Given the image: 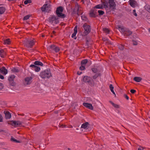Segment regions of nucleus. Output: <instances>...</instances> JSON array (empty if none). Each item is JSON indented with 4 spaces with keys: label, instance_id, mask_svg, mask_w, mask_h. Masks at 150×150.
Wrapping results in <instances>:
<instances>
[{
    "label": "nucleus",
    "instance_id": "1",
    "mask_svg": "<svg viewBox=\"0 0 150 150\" xmlns=\"http://www.w3.org/2000/svg\"><path fill=\"white\" fill-rule=\"evenodd\" d=\"M40 76L42 79H48L52 76L50 69H47L41 72Z\"/></svg>",
    "mask_w": 150,
    "mask_h": 150
},
{
    "label": "nucleus",
    "instance_id": "2",
    "mask_svg": "<svg viewBox=\"0 0 150 150\" xmlns=\"http://www.w3.org/2000/svg\"><path fill=\"white\" fill-rule=\"evenodd\" d=\"M63 11V7L60 6L57 7L56 11V14L58 17L61 18H63L65 16L64 14L62 13Z\"/></svg>",
    "mask_w": 150,
    "mask_h": 150
},
{
    "label": "nucleus",
    "instance_id": "3",
    "mask_svg": "<svg viewBox=\"0 0 150 150\" xmlns=\"http://www.w3.org/2000/svg\"><path fill=\"white\" fill-rule=\"evenodd\" d=\"M24 46L28 48H31L34 44L33 40L26 39L23 41Z\"/></svg>",
    "mask_w": 150,
    "mask_h": 150
},
{
    "label": "nucleus",
    "instance_id": "4",
    "mask_svg": "<svg viewBox=\"0 0 150 150\" xmlns=\"http://www.w3.org/2000/svg\"><path fill=\"white\" fill-rule=\"evenodd\" d=\"M59 18L57 16H51L48 18V21L51 23L57 24L59 22Z\"/></svg>",
    "mask_w": 150,
    "mask_h": 150
},
{
    "label": "nucleus",
    "instance_id": "5",
    "mask_svg": "<svg viewBox=\"0 0 150 150\" xmlns=\"http://www.w3.org/2000/svg\"><path fill=\"white\" fill-rule=\"evenodd\" d=\"M118 28L119 29L121 30L122 33L125 36H129L132 33V32L128 28H124L120 26H119Z\"/></svg>",
    "mask_w": 150,
    "mask_h": 150
},
{
    "label": "nucleus",
    "instance_id": "6",
    "mask_svg": "<svg viewBox=\"0 0 150 150\" xmlns=\"http://www.w3.org/2000/svg\"><path fill=\"white\" fill-rule=\"evenodd\" d=\"M83 81L85 83H87L89 85L91 86H93V80L91 78L88 76H84L83 78Z\"/></svg>",
    "mask_w": 150,
    "mask_h": 150
},
{
    "label": "nucleus",
    "instance_id": "7",
    "mask_svg": "<svg viewBox=\"0 0 150 150\" xmlns=\"http://www.w3.org/2000/svg\"><path fill=\"white\" fill-rule=\"evenodd\" d=\"M108 6L112 11H114L116 9V4L114 0H108Z\"/></svg>",
    "mask_w": 150,
    "mask_h": 150
},
{
    "label": "nucleus",
    "instance_id": "8",
    "mask_svg": "<svg viewBox=\"0 0 150 150\" xmlns=\"http://www.w3.org/2000/svg\"><path fill=\"white\" fill-rule=\"evenodd\" d=\"M84 30V35H88L91 31L90 26L88 25H87L86 23H85L83 26Z\"/></svg>",
    "mask_w": 150,
    "mask_h": 150
},
{
    "label": "nucleus",
    "instance_id": "9",
    "mask_svg": "<svg viewBox=\"0 0 150 150\" xmlns=\"http://www.w3.org/2000/svg\"><path fill=\"white\" fill-rule=\"evenodd\" d=\"M41 9L42 11L48 12L50 11V6L47 4H45L41 7Z\"/></svg>",
    "mask_w": 150,
    "mask_h": 150
},
{
    "label": "nucleus",
    "instance_id": "10",
    "mask_svg": "<svg viewBox=\"0 0 150 150\" xmlns=\"http://www.w3.org/2000/svg\"><path fill=\"white\" fill-rule=\"evenodd\" d=\"M47 49L48 50L50 51H54L55 52H57L59 50V48L54 45H52L49 46L47 47Z\"/></svg>",
    "mask_w": 150,
    "mask_h": 150
},
{
    "label": "nucleus",
    "instance_id": "11",
    "mask_svg": "<svg viewBox=\"0 0 150 150\" xmlns=\"http://www.w3.org/2000/svg\"><path fill=\"white\" fill-rule=\"evenodd\" d=\"M73 12L74 13L77 14L78 16H79L80 14L81 15L82 13L80 10L79 11V6L78 4H76L75 7L74 9Z\"/></svg>",
    "mask_w": 150,
    "mask_h": 150
},
{
    "label": "nucleus",
    "instance_id": "12",
    "mask_svg": "<svg viewBox=\"0 0 150 150\" xmlns=\"http://www.w3.org/2000/svg\"><path fill=\"white\" fill-rule=\"evenodd\" d=\"M33 78L31 76L26 78L24 82V84L25 85L30 84L32 82V80Z\"/></svg>",
    "mask_w": 150,
    "mask_h": 150
},
{
    "label": "nucleus",
    "instance_id": "13",
    "mask_svg": "<svg viewBox=\"0 0 150 150\" xmlns=\"http://www.w3.org/2000/svg\"><path fill=\"white\" fill-rule=\"evenodd\" d=\"M22 122L20 121H12L10 122V124L13 126H17L21 124Z\"/></svg>",
    "mask_w": 150,
    "mask_h": 150
},
{
    "label": "nucleus",
    "instance_id": "14",
    "mask_svg": "<svg viewBox=\"0 0 150 150\" xmlns=\"http://www.w3.org/2000/svg\"><path fill=\"white\" fill-rule=\"evenodd\" d=\"M97 12L96 9H93L91 10L90 13V16L91 17H95L96 16Z\"/></svg>",
    "mask_w": 150,
    "mask_h": 150
},
{
    "label": "nucleus",
    "instance_id": "15",
    "mask_svg": "<svg viewBox=\"0 0 150 150\" xmlns=\"http://www.w3.org/2000/svg\"><path fill=\"white\" fill-rule=\"evenodd\" d=\"M101 1L102 3L101 4L103 6V8H106L108 7V4L107 1L105 0H101Z\"/></svg>",
    "mask_w": 150,
    "mask_h": 150
},
{
    "label": "nucleus",
    "instance_id": "16",
    "mask_svg": "<svg viewBox=\"0 0 150 150\" xmlns=\"http://www.w3.org/2000/svg\"><path fill=\"white\" fill-rule=\"evenodd\" d=\"M30 67L32 68L33 69H34V70H35L36 72H38L39 71L40 69V67H39L36 65L34 64H31L30 65Z\"/></svg>",
    "mask_w": 150,
    "mask_h": 150
},
{
    "label": "nucleus",
    "instance_id": "17",
    "mask_svg": "<svg viewBox=\"0 0 150 150\" xmlns=\"http://www.w3.org/2000/svg\"><path fill=\"white\" fill-rule=\"evenodd\" d=\"M83 105L84 106L92 110L93 109V107L91 104L83 103Z\"/></svg>",
    "mask_w": 150,
    "mask_h": 150
},
{
    "label": "nucleus",
    "instance_id": "18",
    "mask_svg": "<svg viewBox=\"0 0 150 150\" xmlns=\"http://www.w3.org/2000/svg\"><path fill=\"white\" fill-rule=\"evenodd\" d=\"M0 72L2 74L6 75L7 73V70L4 67H3L0 69Z\"/></svg>",
    "mask_w": 150,
    "mask_h": 150
},
{
    "label": "nucleus",
    "instance_id": "19",
    "mask_svg": "<svg viewBox=\"0 0 150 150\" xmlns=\"http://www.w3.org/2000/svg\"><path fill=\"white\" fill-rule=\"evenodd\" d=\"M77 27L76 26L74 29V32L72 34L71 37L72 38H74V39H76V35L77 32Z\"/></svg>",
    "mask_w": 150,
    "mask_h": 150
},
{
    "label": "nucleus",
    "instance_id": "20",
    "mask_svg": "<svg viewBox=\"0 0 150 150\" xmlns=\"http://www.w3.org/2000/svg\"><path fill=\"white\" fill-rule=\"evenodd\" d=\"M4 113L5 114V117L6 119H9L11 118V115L9 112L4 111Z\"/></svg>",
    "mask_w": 150,
    "mask_h": 150
},
{
    "label": "nucleus",
    "instance_id": "21",
    "mask_svg": "<svg viewBox=\"0 0 150 150\" xmlns=\"http://www.w3.org/2000/svg\"><path fill=\"white\" fill-rule=\"evenodd\" d=\"M6 10L4 6L0 7V15L3 14Z\"/></svg>",
    "mask_w": 150,
    "mask_h": 150
},
{
    "label": "nucleus",
    "instance_id": "22",
    "mask_svg": "<svg viewBox=\"0 0 150 150\" xmlns=\"http://www.w3.org/2000/svg\"><path fill=\"white\" fill-rule=\"evenodd\" d=\"M89 124L88 122H86L82 124L81 126V127L82 128L86 129L87 128Z\"/></svg>",
    "mask_w": 150,
    "mask_h": 150
},
{
    "label": "nucleus",
    "instance_id": "23",
    "mask_svg": "<svg viewBox=\"0 0 150 150\" xmlns=\"http://www.w3.org/2000/svg\"><path fill=\"white\" fill-rule=\"evenodd\" d=\"M129 2V4L131 6L133 7H134L135 6V1L133 0H130Z\"/></svg>",
    "mask_w": 150,
    "mask_h": 150
},
{
    "label": "nucleus",
    "instance_id": "24",
    "mask_svg": "<svg viewBox=\"0 0 150 150\" xmlns=\"http://www.w3.org/2000/svg\"><path fill=\"white\" fill-rule=\"evenodd\" d=\"M134 80L137 82H140L142 80V78L139 77H135L134 78Z\"/></svg>",
    "mask_w": 150,
    "mask_h": 150
},
{
    "label": "nucleus",
    "instance_id": "25",
    "mask_svg": "<svg viewBox=\"0 0 150 150\" xmlns=\"http://www.w3.org/2000/svg\"><path fill=\"white\" fill-rule=\"evenodd\" d=\"M34 64L35 65H40L42 66L43 65V63L39 61H36L34 62Z\"/></svg>",
    "mask_w": 150,
    "mask_h": 150
},
{
    "label": "nucleus",
    "instance_id": "26",
    "mask_svg": "<svg viewBox=\"0 0 150 150\" xmlns=\"http://www.w3.org/2000/svg\"><path fill=\"white\" fill-rule=\"evenodd\" d=\"M110 103H111V104L115 108H119V105L117 104H115L114 103H113L112 102L110 101H109Z\"/></svg>",
    "mask_w": 150,
    "mask_h": 150
},
{
    "label": "nucleus",
    "instance_id": "27",
    "mask_svg": "<svg viewBox=\"0 0 150 150\" xmlns=\"http://www.w3.org/2000/svg\"><path fill=\"white\" fill-rule=\"evenodd\" d=\"M144 9L149 12L150 13V6L146 5L144 7Z\"/></svg>",
    "mask_w": 150,
    "mask_h": 150
},
{
    "label": "nucleus",
    "instance_id": "28",
    "mask_svg": "<svg viewBox=\"0 0 150 150\" xmlns=\"http://www.w3.org/2000/svg\"><path fill=\"white\" fill-rule=\"evenodd\" d=\"M95 8H96L102 9L103 8V6L102 4H99L95 6Z\"/></svg>",
    "mask_w": 150,
    "mask_h": 150
},
{
    "label": "nucleus",
    "instance_id": "29",
    "mask_svg": "<svg viewBox=\"0 0 150 150\" xmlns=\"http://www.w3.org/2000/svg\"><path fill=\"white\" fill-rule=\"evenodd\" d=\"M119 49L121 50H122L124 49L125 45H123L120 44L118 45Z\"/></svg>",
    "mask_w": 150,
    "mask_h": 150
},
{
    "label": "nucleus",
    "instance_id": "30",
    "mask_svg": "<svg viewBox=\"0 0 150 150\" xmlns=\"http://www.w3.org/2000/svg\"><path fill=\"white\" fill-rule=\"evenodd\" d=\"M4 44H9L10 43V40L9 39H7L4 41Z\"/></svg>",
    "mask_w": 150,
    "mask_h": 150
},
{
    "label": "nucleus",
    "instance_id": "31",
    "mask_svg": "<svg viewBox=\"0 0 150 150\" xmlns=\"http://www.w3.org/2000/svg\"><path fill=\"white\" fill-rule=\"evenodd\" d=\"M109 87L112 93L115 94V93L114 91V87H113V85L111 84H110L109 86Z\"/></svg>",
    "mask_w": 150,
    "mask_h": 150
},
{
    "label": "nucleus",
    "instance_id": "32",
    "mask_svg": "<svg viewBox=\"0 0 150 150\" xmlns=\"http://www.w3.org/2000/svg\"><path fill=\"white\" fill-rule=\"evenodd\" d=\"M14 73H17L19 71V70L18 69L16 68H13L11 70Z\"/></svg>",
    "mask_w": 150,
    "mask_h": 150
},
{
    "label": "nucleus",
    "instance_id": "33",
    "mask_svg": "<svg viewBox=\"0 0 150 150\" xmlns=\"http://www.w3.org/2000/svg\"><path fill=\"white\" fill-rule=\"evenodd\" d=\"M15 77V76L14 75H11L9 77L8 79V80L11 81H13V79Z\"/></svg>",
    "mask_w": 150,
    "mask_h": 150
},
{
    "label": "nucleus",
    "instance_id": "34",
    "mask_svg": "<svg viewBox=\"0 0 150 150\" xmlns=\"http://www.w3.org/2000/svg\"><path fill=\"white\" fill-rule=\"evenodd\" d=\"M91 70L94 73H98V70L96 68H92Z\"/></svg>",
    "mask_w": 150,
    "mask_h": 150
},
{
    "label": "nucleus",
    "instance_id": "35",
    "mask_svg": "<svg viewBox=\"0 0 150 150\" xmlns=\"http://www.w3.org/2000/svg\"><path fill=\"white\" fill-rule=\"evenodd\" d=\"M101 74L100 73H97L96 74H95L93 76V79H96L97 78L98 76H100Z\"/></svg>",
    "mask_w": 150,
    "mask_h": 150
},
{
    "label": "nucleus",
    "instance_id": "36",
    "mask_svg": "<svg viewBox=\"0 0 150 150\" xmlns=\"http://www.w3.org/2000/svg\"><path fill=\"white\" fill-rule=\"evenodd\" d=\"M88 62V60L87 59H85L82 60L81 62V64L82 65H85Z\"/></svg>",
    "mask_w": 150,
    "mask_h": 150
},
{
    "label": "nucleus",
    "instance_id": "37",
    "mask_svg": "<svg viewBox=\"0 0 150 150\" xmlns=\"http://www.w3.org/2000/svg\"><path fill=\"white\" fill-rule=\"evenodd\" d=\"M5 52L3 50H0V56L2 57H4V54H5Z\"/></svg>",
    "mask_w": 150,
    "mask_h": 150
},
{
    "label": "nucleus",
    "instance_id": "38",
    "mask_svg": "<svg viewBox=\"0 0 150 150\" xmlns=\"http://www.w3.org/2000/svg\"><path fill=\"white\" fill-rule=\"evenodd\" d=\"M81 17L82 20L85 21H87V18L85 16L82 15L81 16Z\"/></svg>",
    "mask_w": 150,
    "mask_h": 150
},
{
    "label": "nucleus",
    "instance_id": "39",
    "mask_svg": "<svg viewBox=\"0 0 150 150\" xmlns=\"http://www.w3.org/2000/svg\"><path fill=\"white\" fill-rule=\"evenodd\" d=\"M11 141L15 142H16L17 143H19L20 142L19 141L15 139L14 138L11 137Z\"/></svg>",
    "mask_w": 150,
    "mask_h": 150
},
{
    "label": "nucleus",
    "instance_id": "40",
    "mask_svg": "<svg viewBox=\"0 0 150 150\" xmlns=\"http://www.w3.org/2000/svg\"><path fill=\"white\" fill-rule=\"evenodd\" d=\"M98 12L99 13V16L102 15L104 13V12L101 10H98Z\"/></svg>",
    "mask_w": 150,
    "mask_h": 150
},
{
    "label": "nucleus",
    "instance_id": "41",
    "mask_svg": "<svg viewBox=\"0 0 150 150\" xmlns=\"http://www.w3.org/2000/svg\"><path fill=\"white\" fill-rule=\"evenodd\" d=\"M77 105L78 104L77 103H74L71 106L73 108L76 109Z\"/></svg>",
    "mask_w": 150,
    "mask_h": 150
},
{
    "label": "nucleus",
    "instance_id": "42",
    "mask_svg": "<svg viewBox=\"0 0 150 150\" xmlns=\"http://www.w3.org/2000/svg\"><path fill=\"white\" fill-rule=\"evenodd\" d=\"M31 2V0H26L24 1V3L25 4H27L28 3H30Z\"/></svg>",
    "mask_w": 150,
    "mask_h": 150
},
{
    "label": "nucleus",
    "instance_id": "43",
    "mask_svg": "<svg viewBox=\"0 0 150 150\" xmlns=\"http://www.w3.org/2000/svg\"><path fill=\"white\" fill-rule=\"evenodd\" d=\"M30 17V16L29 15H27L26 16H25L23 18V19L24 20H28L29 17Z\"/></svg>",
    "mask_w": 150,
    "mask_h": 150
},
{
    "label": "nucleus",
    "instance_id": "44",
    "mask_svg": "<svg viewBox=\"0 0 150 150\" xmlns=\"http://www.w3.org/2000/svg\"><path fill=\"white\" fill-rule=\"evenodd\" d=\"M85 69V65H82L81 64V66L80 67L79 69L81 70H84Z\"/></svg>",
    "mask_w": 150,
    "mask_h": 150
},
{
    "label": "nucleus",
    "instance_id": "45",
    "mask_svg": "<svg viewBox=\"0 0 150 150\" xmlns=\"http://www.w3.org/2000/svg\"><path fill=\"white\" fill-rule=\"evenodd\" d=\"M133 44L134 45H137L138 44V42L137 41L134 40H132Z\"/></svg>",
    "mask_w": 150,
    "mask_h": 150
},
{
    "label": "nucleus",
    "instance_id": "46",
    "mask_svg": "<svg viewBox=\"0 0 150 150\" xmlns=\"http://www.w3.org/2000/svg\"><path fill=\"white\" fill-rule=\"evenodd\" d=\"M103 31L105 33H108L109 32V30L106 28L103 29Z\"/></svg>",
    "mask_w": 150,
    "mask_h": 150
},
{
    "label": "nucleus",
    "instance_id": "47",
    "mask_svg": "<svg viewBox=\"0 0 150 150\" xmlns=\"http://www.w3.org/2000/svg\"><path fill=\"white\" fill-rule=\"evenodd\" d=\"M130 92L132 93H134L136 92V91L134 89H132L130 90Z\"/></svg>",
    "mask_w": 150,
    "mask_h": 150
},
{
    "label": "nucleus",
    "instance_id": "48",
    "mask_svg": "<svg viewBox=\"0 0 150 150\" xmlns=\"http://www.w3.org/2000/svg\"><path fill=\"white\" fill-rule=\"evenodd\" d=\"M3 121L2 117L1 114H0V122H2Z\"/></svg>",
    "mask_w": 150,
    "mask_h": 150
},
{
    "label": "nucleus",
    "instance_id": "49",
    "mask_svg": "<svg viewBox=\"0 0 150 150\" xmlns=\"http://www.w3.org/2000/svg\"><path fill=\"white\" fill-rule=\"evenodd\" d=\"M143 148L142 147H139L138 149V150H143Z\"/></svg>",
    "mask_w": 150,
    "mask_h": 150
},
{
    "label": "nucleus",
    "instance_id": "50",
    "mask_svg": "<svg viewBox=\"0 0 150 150\" xmlns=\"http://www.w3.org/2000/svg\"><path fill=\"white\" fill-rule=\"evenodd\" d=\"M0 79H4V77L3 75H0Z\"/></svg>",
    "mask_w": 150,
    "mask_h": 150
},
{
    "label": "nucleus",
    "instance_id": "51",
    "mask_svg": "<svg viewBox=\"0 0 150 150\" xmlns=\"http://www.w3.org/2000/svg\"><path fill=\"white\" fill-rule=\"evenodd\" d=\"M103 40L105 41H106L107 42H108V39H107V38H103Z\"/></svg>",
    "mask_w": 150,
    "mask_h": 150
},
{
    "label": "nucleus",
    "instance_id": "52",
    "mask_svg": "<svg viewBox=\"0 0 150 150\" xmlns=\"http://www.w3.org/2000/svg\"><path fill=\"white\" fill-rule=\"evenodd\" d=\"M125 97L127 100H128L129 98L126 95L125 96Z\"/></svg>",
    "mask_w": 150,
    "mask_h": 150
},
{
    "label": "nucleus",
    "instance_id": "53",
    "mask_svg": "<svg viewBox=\"0 0 150 150\" xmlns=\"http://www.w3.org/2000/svg\"><path fill=\"white\" fill-rule=\"evenodd\" d=\"M133 15H134L135 16H137V14L136 13V12L135 13H133Z\"/></svg>",
    "mask_w": 150,
    "mask_h": 150
},
{
    "label": "nucleus",
    "instance_id": "54",
    "mask_svg": "<svg viewBox=\"0 0 150 150\" xmlns=\"http://www.w3.org/2000/svg\"><path fill=\"white\" fill-rule=\"evenodd\" d=\"M81 73H82L81 72H77V74H78V75H80Z\"/></svg>",
    "mask_w": 150,
    "mask_h": 150
},
{
    "label": "nucleus",
    "instance_id": "55",
    "mask_svg": "<svg viewBox=\"0 0 150 150\" xmlns=\"http://www.w3.org/2000/svg\"><path fill=\"white\" fill-rule=\"evenodd\" d=\"M0 85L1 86V88H2L3 87V84L2 83H0Z\"/></svg>",
    "mask_w": 150,
    "mask_h": 150
},
{
    "label": "nucleus",
    "instance_id": "56",
    "mask_svg": "<svg viewBox=\"0 0 150 150\" xmlns=\"http://www.w3.org/2000/svg\"><path fill=\"white\" fill-rule=\"evenodd\" d=\"M62 128L65 127V125H62Z\"/></svg>",
    "mask_w": 150,
    "mask_h": 150
},
{
    "label": "nucleus",
    "instance_id": "57",
    "mask_svg": "<svg viewBox=\"0 0 150 150\" xmlns=\"http://www.w3.org/2000/svg\"><path fill=\"white\" fill-rule=\"evenodd\" d=\"M135 12H136V11H135V10H133V13H135Z\"/></svg>",
    "mask_w": 150,
    "mask_h": 150
},
{
    "label": "nucleus",
    "instance_id": "58",
    "mask_svg": "<svg viewBox=\"0 0 150 150\" xmlns=\"http://www.w3.org/2000/svg\"><path fill=\"white\" fill-rule=\"evenodd\" d=\"M88 63H89V64H91V61H88Z\"/></svg>",
    "mask_w": 150,
    "mask_h": 150
},
{
    "label": "nucleus",
    "instance_id": "59",
    "mask_svg": "<svg viewBox=\"0 0 150 150\" xmlns=\"http://www.w3.org/2000/svg\"><path fill=\"white\" fill-rule=\"evenodd\" d=\"M55 33V32L54 31H53V33L54 34Z\"/></svg>",
    "mask_w": 150,
    "mask_h": 150
},
{
    "label": "nucleus",
    "instance_id": "60",
    "mask_svg": "<svg viewBox=\"0 0 150 150\" xmlns=\"http://www.w3.org/2000/svg\"><path fill=\"white\" fill-rule=\"evenodd\" d=\"M149 32L150 33V28H149Z\"/></svg>",
    "mask_w": 150,
    "mask_h": 150
},
{
    "label": "nucleus",
    "instance_id": "61",
    "mask_svg": "<svg viewBox=\"0 0 150 150\" xmlns=\"http://www.w3.org/2000/svg\"><path fill=\"white\" fill-rule=\"evenodd\" d=\"M68 150H70V148H68Z\"/></svg>",
    "mask_w": 150,
    "mask_h": 150
},
{
    "label": "nucleus",
    "instance_id": "62",
    "mask_svg": "<svg viewBox=\"0 0 150 150\" xmlns=\"http://www.w3.org/2000/svg\"><path fill=\"white\" fill-rule=\"evenodd\" d=\"M82 1H83V3H84V2H83L84 1H83V0H82Z\"/></svg>",
    "mask_w": 150,
    "mask_h": 150
},
{
    "label": "nucleus",
    "instance_id": "63",
    "mask_svg": "<svg viewBox=\"0 0 150 150\" xmlns=\"http://www.w3.org/2000/svg\"><path fill=\"white\" fill-rule=\"evenodd\" d=\"M114 95H115V97L116 96V94H114Z\"/></svg>",
    "mask_w": 150,
    "mask_h": 150
},
{
    "label": "nucleus",
    "instance_id": "64",
    "mask_svg": "<svg viewBox=\"0 0 150 150\" xmlns=\"http://www.w3.org/2000/svg\"><path fill=\"white\" fill-rule=\"evenodd\" d=\"M44 35H42V37H44Z\"/></svg>",
    "mask_w": 150,
    "mask_h": 150
}]
</instances>
